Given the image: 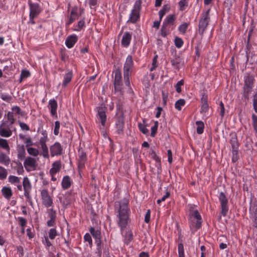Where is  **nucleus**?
<instances>
[{"label": "nucleus", "mask_w": 257, "mask_h": 257, "mask_svg": "<svg viewBox=\"0 0 257 257\" xmlns=\"http://www.w3.org/2000/svg\"><path fill=\"white\" fill-rule=\"evenodd\" d=\"M129 199L123 198L116 201L114 204V213L117 219L118 226L122 232L130 222L131 210L128 206Z\"/></svg>", "instance_id": "f257e3e1"}, {"label": "nucleus", "mask_w": 257, "mask_h": 257, "mask_svg": "<svg viewBox=\"0 0 257 257\" xmlns=\"http://www.w3.org/2000/svg\"><path fill=\"white\" fill-rule=\"evenodd\" d=\"M176 17L175 15H169L164 20L161 28L160 33L162 37L165 38L170 33L171 30L174 29V27L171 28L174 24L175 20Z\"/></svg>", "instance_id": "f03ea898"}, {"label": "nucleus", "mask_w": 257, "mask_h": 257, "mask_svg": "<svg viewBox=\"0 0 257 257\" xmlns=\"http://www.w3.org/2000/svg\"><path fill=\"white\" fill-rule=\"evenodd\" d=\"M210 9L207 10L201 15V18L199 21L198 33L202 35L207 28L210 21L209 16Z\"/></svg>", "instance_id": "7ed1b4c3"}, {"label": "nucleus", "mask_w": 257, "mask_h": 257, "mask_svg": "<svg viewBox=\"0 0 257 257\" xmlns=\"http://www.w3.org/2000/svg\"><path fill=\"white\" fill-rule=\"evenodd\" d=\"M141 0H137L134 6V8L131 11L129 19L127 22L132 23H136L140 17V11L141 9Z\"/></svg>", "instance_id": "20e7f679"}, {"label": "nucleus", "mask_w": 257, "mask_h": 257, "mask_svg": "<svg viewBox=\"0 0 257 257\" xmlns=\"http://www.w3.org/2000/svg\"><path fill=\"white\" fill-rule=\"evenodd\" d=\"M116 107L115 124L118 128H122L124 125L123 107L122 104L119 103L117 104Z\"/></svg>", "instance_id": "39448f33"}, {"label": "nucleus", "mask_w": 257, "mask_h": 257, "mask_svg": "<svg viewBox=\"0 0 257 257\" xmlns=\"http://www.w3.org/2000/svg\"><path fill=\"white\" fill-rule=\"evenodd\" d=\"M15 120L13 112L8 111L5 115L4 119L0 125V128H9L12 126Z\"/></svg>", "instance_id": "423d86ee"}, {"label": "nucleus", "mask_w": 257, "mask_h": 257, "mask_svg": "<svg viewBox=\"0 0 257 257\" xmlns=\"http://www.w3.org/2000/svg\"><path fill=\"white\" fill-rule=\"evenodd\" d=\"M23 187L24 190V195L27 198L28 202L31 205H33L32 197L30 195L32 190V185L28 177H24L23 181Z\"/></svg>", "instance_id": "0eeeda50"}, {"label": "nucleus", "mask_w": 257, "mask_h": 257, "mask_svg": "<svg viewBox=\"0 0 257 257\" xmlns=\"http://www.w3.org/2000/svg\"><path fill=\"white\" fill-rule=\"evenodd\" d=\"M115 76L114 79V91L122 93V83L121 82V73L119 69H117L115 71Z\"/></svg>", "instance_id": "6e6552de"}, {"label": "nucleus", "mask_w": 257, "mask_h": 257, "mask_svg": "<svg viewBox=\"0 0 257 257\" xmlns=\"http://www.w3.org/2000/svg\"><path fill=\"white\" fill-rule=\"evenodd\" d=\"M30 8L29 16L31 18H36L42 12V9L38 3H33L31 0H28Z\"/></svg>", "instance_id": "1a4fd4ad"}, {"label": "nucleus", "mask_w": 257, "mask_h": 257, "mask_svg": "<svg viewBox=\"0 0 257 257\" xmlns=\"http://www.w3.org/2000/svg\"><path fill=\"white\" fill-rule=\"evenodd\" d=\"M42 204L47 208L53 205V199L50 196L47 189H43L41 191Z\"/></svg>", "instance_id": "9d476101"}, {"label": "nucleus", "mask_w": 257, "mask_h": 257, "mask_svg": "<svg viewBox=\"0 0 257 257\" xmlns=\"http://www.w3.org/2000/svg\"><path fill=\"white\" fill-rule=\"evenodd\" d=\"M219 199L221 207V213L223 216H225L228 211V200L225 195L223 192L220 193Z\"/></svg>", "instance_id": "9b49d317"}, {"label": "nucleus", "mask_w": 257, "mask_h": 257, "mask_svg": "<svg viewBox=\"0 0 257 257\" xmlns=\"http://www.w3.org/2000/svg\"><path fill=\"white\" fill-rule=\"evenodd\" d=\"M170 62L174 68L177 70H179L180 67L184 64L183 58L179 55H177L176 52L174 57L171 58Z\"/></svg>", "instance_id": "f8f14e48"}, {"label": "nucleus", "mask_w": 257, "mask_h": 257, "mask_svg": "<svg viewBox=\"0 0 257 257\" xmlns=\"http://www.w3.org/2000/svg\"><path fill=\"white\" fill-rule=\"evenodd\" d=\"M133 65L134 62L132 56H127L123 66V73H131Z\"/></svg>", "instance_id": "ddd939ff"}, {"label": "nucleus", "mask_w": 257, "mask_h": 257, "mask_svg": "<svg viewBox=\"0 0 257 257\" xmlns=\"http://www.w3.org/2000/svg\"><path fill=\"white\" fill-rule=\"evenodd\" d=\"M80 16L78 15V8L75 6L72 8L69 20L66 22V25L69 26L73 23L76 20L78 19Z\"/></svg>", "instance_id": "4468645a"}, {"label": "nucleus", "mask_w": 257, "mask_h": 257, "mask_svg": "<svg viewBox=\"0 0 257 257\" xmlns=\"http://www.w3.org/2000/svg\"><path fill=\"white\" fill-rule=\"evenodd\" d=\"M24 165L27 171H31L29 168L33 169L34 170L35 169L36 167L37 166L36 160L34 158L29 157L27 158L25 160L24 163Z\"/></svg>", "instance_id": "2eb2a0df"}, {"label": "nucleus", "mask_w": 257, "mask_h": 257, "mask_svg": "<svg viewBox=\"0 0 257 257\" xmlns=\"http://www.w3.org/2000/svg\"><path fill=\"white\" fill-rule=\"evenodd\" d=\"M50 152L52 156L61 155L62 152V148L61 145L58 142L55 143L50 147Z\"/></svg>", "instance_id": "dca6fc26"}, {"label": "nucleus", "mask_w": 257, "mask_h": 257, "mask_svg": "<svg viewBox=\"0 0 257 257\" xmlns=\"http://www.w3.org/2000/svg\"><path fill=\"white\" fill-rule=\"evenodd\" d=\"M90 233L95 240V243L97 246L101 245L100 231L99 230H95L94 227H91L89 229Z\"/></svg>", "instance_id": "f3484780"}, {"label": "nucleus", "mask_w": 257, "mask_h": 257, "mask_svg": "<svg viewBox=\"0 0 257 257\" xmlns=\"http://www.w3.org/2000/svg\"><path fill=\"white\" fill-rule=\"evenodd\" d=\"M97 114L98 119L100 120L102 126H104L106 120V115L105 114V108L99 107L97 109Z\"/></svg>", "instance_id": "a211bd4d"}, {"label": "nucleus", "mask_w": 257, "mask_h": 257, "mask_svg": "<svg viewBox=\"0 0 257 257\" xmlns=\"http://www.w3.org/2000/svg\"><path fill=\"white\" fill-rule=\"evenodd\" d=\"M78 40V37L76 35L69 36L66 39L65 44L68 48L73 47Z\"/></svg>", "instance_id": "6ab92c4d"}, {"label": "nucleus", "mask_w": 257, "mask_h": 257, "mask_svg": "<svg viewBox=\"0 0 257 257\" xmlns=\"http://www.w3.org/2000/svg\"><path fill=\"white\" fill-rule=\"evenodd\" d=\"M191 216L196 220L195 224L196 229L200 228L201 226L202 219L199 212L196 210L192 211L191 212Z\"/></svg>", "instance_id": "aec40b11"}, {"label": "nucleus", "mask_w": 257, "mask_h": 257, "mask_svg": "<svg viewBox=\"0 0 257 257\" xmlns=\"http://www.w3.org/2000/svg\"><path fill=\"white\" fill-rule=\"evenodd\" d=\"M49 106L50 108L51 114L53 116H57V102L54 99H50L49 101Z\"/></svg>", "instance_id": "412c9836"}, {"label": "nucleus", "mask_w": 257, "mask_h": 257, "mask_svg": "<svg viewBox=\"0 0 257 257\" xmlns=\"http://www.w3.org/2000/svg\"><path fill=\"white\" fill-rule=\"evenodd\" d=\"M132 39V35L129 32H125L121 39V45L124 47H127L129 46L130 42Z\"/></svg>", "instance_id": "4be33fe9"}, {"label": "nucleus", "mask_w": 257, "mask_h": 257, "mask_svg": "<svg viewBox=\"0 0 257 257\" xmlns=\"http://www.w3.org/2000/svg\"><path fill=\"white\" fill-rule=\"evenodd\" d=\"M231 138L230 140V143L232 149H238L239 147V144L238 142L236 134L234 133H231L230 134Z\"/></svg>", "instance_id": "5701e85b"}, {"label": "nucleus", "mask_w": 257, "mask_h": 257, "mask_svg": "<svg viewBox=\"0 0 257 257\" xmlns=\"http://www.w3.org/2000/svg\"><path fill=\"white\" fill-rule=\"evenodd\" d=\"M61 167V162L59 161L54 162L52 164V168L50 170V173L52 176L59 172Z\"/></svg>", "instance_id": "b1692460"}, {"label": "nucleus", "mask_w": 257, "mask_h": 257, "mask_svg": "<svg viewBox=\"0 0 257 257\" xmlns=\"http://www.w3.org/2000/svg\"><path fill=\"white\" fill-rule=\"evenodd\" d=\"M72 181L69 176H65L63 177L61 185L63 189H68L71 185Z\"/></svg>", "instance_id": "393cba45"}, {"label": "nucleus", "mask_w": 257, "mask_h": 257, "mask_svg": "<svg viewBox=\"0 0 257 257\" xmlns=\"http://www.w3.org/2000/svg\"><path fill=\"white\" fill-rule=\"evenodd\" d=\"M254 78L252 76H248L245 78L244 82V87L253 88L254 84Z\"/></svg>", "instance_id": "a878e982"}, {"label": "nucleus", "mask_w": 257, "mask_h": 257, "mask_svg": "<svg viewBox=\"0 0 257 257\" xmlns=\"http://www.w3.org/2000/svg\"><path fill=\"white\" fill-rule=\"evenodd\" d=\"M79 168H83L84 167V164L86 160V153L83 151L79 152Z\"/></svg>", "instance_id": "bb28decb"}, {"label": "nucleus", "mask_w": 257, "mask_h": 257, "mask_svg": "<svg viewBox=\"0 0 257 257\" xmlns=\"http://www.w3.org/2000/svg\"><path fill=\"white\" fill-rule=\"evenodd\" d=\"M73 77V73L72 71H69L68 73L65 74L64 76V80L62 83V85L64 87H66L68 83L70 82Z\"/></svg>", "instance_id": "cd10ccee"}, {"label": "nucleus", "mask_w": 257, "mask_h": 257, "mask_svg": "<svg viewBox=\"0 0 257 257\" xmlns=\"http://www.w3.org/2000/svg\"><path fill=\"white\" fill-rule=\"evenodd\" d=\"M249 213L251 217L257 216V201H254L250 203Z\"/></svg>", "instance_id": "c85d7f7f"}, {"label": "nucleus", "mask_w": 257, "mask_h": 257, "mask_svg": "<svg viewBox=\"0 0 257 257\" xmlns=\"http://www.w3.org/2000/svg\"><path fill=\"white\" fill-rule=\"evenodd\" d=\"M2 192L3 196L8 199H10L13 195L11 188L8 187H3L2 189Z\"/></svg>", "instance_id": "c756f323"}, {"label": "nucleus", "mask_w": 257, "mask_h": 257, "mask_svg": "<svg viewBox=\"0 0 257 257\" xmlns=\"http://www.w3.org/2000/svg\"><path fill=\"white\" fill-rule=\"evenodd\" d=\"M10 162L9 157L3 153H0V163L5 166H8Z\"/></svg>", "instance_id": "7c9ffc66"}, {"label": "nucleus", "mask_w": 257, "mask_h": 257, "mask_svg": "<svg viewBox=\"0 0 257 257\" xmlns=\"http://www.w3.org/2000/svg\"><path fill=\"white\" fill-rule=\"evenodd\" d=\"M12 112H13V113H15L16 114H18L19 116L25 117L26 115V113L22 111L21 108L18 106H13L12 108Z\"/></svg>", "instance_id": "2f4dec72"}, {"label": "nucleus", "mask_w": 257, "mask_h": 257, "mask_svg": "<svg viewBox=\"0 0 257 257\" xmlns=\"http://www.w3.org/2000/svg\"><path fill=\"white\" fill-rule=\"evenodd\" d=\"M170 10V7L168 5H165L163 6L162 9L159 11V15L160 21H162L163 17L166 14V13L169 12Z\"/></svg>", "instance_id": "473e14b6"}, {"label": "nucleus", "mask_w": 257, "mask_h": 257, "mask_svg": "<svg viewBox=\"0 0 257 257\" xmlns=\"http://www.w3.org/2000/svg\"><path fill=\"white\" fill-rule=\"evenodd\" d=\"M133 238V232L131 230L127 231L124 234V242L126 244H128Z\"/></svg>", "instance_id": "72a5a7b5"}, {"label": "nucleus", "mask_w": 257, "mask_h": 257, "mask_svg": "<svg viewBox=\"0 0 257 257\" xmlns=\"http://www.w3.org/2000/svg\"><path fill=\"white\" fill-rule=\"evenodd\" d=\"M243 96L246 100H248L249 98V95L252 92V88L243 87Z\"/></svg>", "instance_id": "f704fd0d"}, {"label": "nucleus", "mask_w": 257, "mask_h": 257, "mask_svg": "<svg viewBox=\"0 0 257 257\" xmlns=\"http://www.w3.org/2000/svg\"><path fill=\"white\" fill-rule=\"evenodd\" d=\"M185 104V100L183 99H180L176 102L175 104V107L177 110H181L182 109V106H184Z\"/></svg>", "instance_id": "c9c22d12"}, {"label": "nucleus", "mask_w": 257, "mask_h": 257, "mask_svg": "<svg viewBox=\"0 0 257 257\" xmlns=\"http://www.w3.org/2000/svg\"><path fill=\"white\" fill-rule=\"evenodd\" d=\"M0 97L2 100L8 103H10L13 99L12 96L3 93H1Z\"/></svg>", "instance_id": "e433bc0d"}, {"label": "nucleus", "mask_w": 257, "mask_h": 257, "mask_svg": "<svg viewBox=\"0 0 257 257\" xmlns=\"http://www.w3.org/2000/svg\"><path fill=\"white\" fill-rule=\"evenodd\" d=\"M8 181L11 184H16L20 183V178L13 175L9 176Z\"/></svg>", "instance_id": "4c0bfd02"}, {"label": "nucleus", "mask_w": 257, "mask_h": 257, "mask_svg": "<svg viewBox=\"0 0 257 257\" xmlns=\"http://www.w3.org/2000/svg\"><path fill=\"white\" fill-rule=\"evenodd\" d=\"M238 149H232V161L233 163L236 162L239 159Z\"/></svg>", "instance_id": "58836bf2"}, {"label": "nucleus", "mask_w": 257, "mask_h": 257, "mask_svg": "<svg viewBox=\"0 0 257 257\" xmlns=\"http://www.w3.org/2000/svg\"><path fill=\"white\" fill-rule=\"evenodd\" d=\"M0 146L7 150L8 151H10V147L8 144V143L6 140L1 139H0Z\"/></svg>", "instance_id": "ea45409f"}, {"label": "nucleus", "mask_w": 257, "mask_h": 257, "mask_svg": "<svg viewBox=\"0 0 257 257\" xmlns=\"http://www.w3.org/2000/svg\"><path fill=\"white\" fill-rule=\"evenodd\" d=\"M8 175L7 170L0 166V179L4 180L7 178Z\"/></svg>", "instance_id": "a19ab883"}, {"label": "nucleus", "mask_w": 257, "mask_h": 257, "mask_svg": "<svg viewBox=\"0 0 257 257\" xmlns=\"http://www.w3.org/2000/svg\"><path fill=\"white\" fill-rule=\"evenodd\" d=\"M47 213L50 219H56V212L53 208L48 209Z\"/></svg>", "instance_id": "79ce46f5"}, {"label": "nucleus", "mask_w": 257, "mask_h": 257, "mask_svg": "<svg viewBox=\"0 0 257 257\" xmlns=\"http://www.w3.org/2000/svg\"><path fill=\"white\" fill-rule=\"evenodd\" d=\"M178 248L179 257H185L184 245L182 243H179L178 244Z\"/></svg>", "instance_id": "37998d69"}, {"label": "nucleus", "mask_w": 257, "mask_h": 257, "mask_svg": "<svg viewBox=\"0 0 257 257\" xmlns=\"http://www.w3.org/2000/svg\"><path fill=\"white\" fill-rule=\"evenodd\" d=\"M174 43L176 47L180 48L183 46L184 42L181 38L176 37L175 39Z\"/></svg>", "instance_id": "c03bdc74"}, {"label": "nucleus", "mask_w": 257, "mask_h": 257, "mask_svg": "<svg viewBox=\"0 0 257 257\" xmlns=\"http://www.w3.org/2000/svg\"><path fill=\"white\" fill-rule=\"evenodd\" d=\"M188 27V24L185 23L181 24L178 28L179 31L182 33L185 34L187 31V29Z\"/></svg>", "instance_id": "a18cd8bd"}, {"label": "nucleus", "mask_w": 257, "mask_h": 257, "mask_svg": "<svg viewBox=\"0 0 257 257\" xmlns=\"http://www.w3.org/2000/svg\"><path fill=\"white\" fill-rule=\"evenodd\" d=\"M41 145V149L42 150V154H43V156L45 157V158H48L49 157V154H48V148L45 144H43V145Z\"/></svg>", "instance_id": "49530a36"}, {"label": "nucleus", "mask_w": 257, "mask_h": 257, "mask_svg": "<svg viewBox=\"0 0 257 257\" xmlns=\"http://www.w3.org/2000/svg\"><path fill=\"white\" fill-rule=\"evenodd\" d=\"M0 135L2 137H8L11 136V130H0Z\"/></svg>", "instance_id": "de8ad7c7"}, {"label": "nucleus", "mask_w": 257, "mask_h": 257, "mask_svg": "<svg viewBox=\"0 0 257 257\" xmlns=\"http://www.w3.org/2000/svg\"><path fill=\"white\" fill-rule=\"evenodd\" d=\"M28 153L32 156H37L39 154V151L37 149L33 148H28L27 149Z\"/></svg>", "instance_id": "09e8293b"}, {"label": "nucleus", "mask_w": 257, "mask_h": 257, "mask_svg": "<svg viewBox=\"0 0 257 257\" xmlns=\"http://www.w3.org/2000/svg\"><path fill=\"white\" fill-rule=\"evenodd\" d=\"M57 235V232L55 228H51L49 232V237L51 239H54Z\"/></svg>", "instance_id": "8fccbe9b"}, {"label": "nucleus", "mask_w": 257, "mask_h": 257, "mask_svg": "<svg viewBox=\"0 0 257 257\" xmlns=\"http://www.w3.org/2000/svg\"><path fill=\"white\" fill-rule=\"evenodd\" d=\"M30 76V72L26 70H23L21 72L20 77V82L22 81V79L28 78Z\"/></svg>", "instance_id": "3c124183"}, {"label": "nucleus", "mask_w": 257, "mask_h": 257, "mask_svg": "<svg viewBox=\"0 0 257 257\" xmlns=\"http://www.w3.org/2000/svg\"><path fill=\"white\" fill-rule=\"evenodd\" d=\"M184 81L183 80H181L179 81L177 84L175 85V87L176 88V90L178 93H180L182 91L181 90V86L183 85Z\"/></svg>", "instance_id": "603ef678"}, {"label": "nucleus", "mask_w": 257, "mask_h": 257, "mask_svg": "<svg viewBox=\"0 0 257 257\" xmlns=\"http://www.w3.org/2000/svg\"><path fill=\"white\" fill-rule=\"evenodd\" d=\"M131 74V73H123L124 83L127 86H130V76Z\"/></svg>", "instance_id": "864d4df0"}, {"label": "nucleus", "mask_w": 257, "mask_h": 257, "mask_svg": "<svg viewBox=\"0 0 257 257\" xmlns=\"http://www.w3.org/2000/svg\"><path fill=\"white\" fill-rule=\"evenodd\" d=\"M25 151L24 148L20 149L18 152V157L19 159L22 160L25 158Z\"/></svg>", "instance_id": "5fc2aeb1"}, {"label": "nucleus", "mask_w": 257, "mask_h": 257, "mask_svg": "<svg viewBox=\"0 0 257 257\" xmlns=\"http://www.w3.org/2000/svg\"><path fill=\"white\" fill-rule=\"evenodd\" d=\"M187 5L188 2L186 0H181L179 2V6L181 11H183L184 10V7L187 6Z\"/></svg>", "instance_id": "6e6d98bb"}, {"label": "nucleus", "mask_w": 257, "mask_h": 257, "mask_svg": "<svg viewBox=\"0 0 257 257\" xmlns=\"http://www.w3.org/2000/svg\"><path fill=\"white\" fill-rule=\"evenodd\" d=\"M201 108L200 110V113H203L206 112L209 108V105L208 103H201Z\"/></svg>", "instance_id": "4d7b16f0"}, {"label": "nucleus", "mask_w": 257, "mask_h": 257, "mask_svg": "<svg viewBox=\"0 0 257 257\" xmlns=\"http://www.w3.org/2000/svg\"><path fill=\"white\" fill-rule=\"evenodd\" d=\"M253 106L255 112L257 113V91L253 95Z\"/></svg>", "instance_id": "13d9d810"}, {"label": "nucleus", "mask_w": 257, "mask_h": 257, "mask_svg": "<svg viewBox=\"0 0 257 257\" xmlns=\"http://www.w3.org/2000/svg\"><path fill=\"white\" fill-rule=\"evenodd\" d=\"M219 108H220V115L221 116V117H222L224 115L225 108H224V104L222 101H220L219 103Z\"/></svg>", "instance_id": "bf43d9fd"}, {"label": "nucleus", "mask_w": 257, "mask_h": 257, "mask_svg": "<svg viewBox=\"0 0 257 257\" xmlns=\"http://www.w3.org/2000/svg\"><path fill=\"white\" fill-rule=\"evenodd\" d=\"M84 239L85 241H87L89 243L90 245H92V241L91 239V237L89 233H86L84 236Z\"/></svg>", "instance_id": "052dcab7"}, {"label": "nucleus", "mask_w": 257, "mask_h": 257, "mask_svg": "<svg viewBox=\"0 0 257 257\" xmlns=\"http://www.w3.org/2000/svg\"><path fill=\"white\" fill-rule=\"evenodd\" d=\"M151 217V211L150 210H148L145 217V221L146 223H149Z\"/></svg>", "instance_id": "680f3d73"}, {"label": "nucleus", "mask_w": 257, "mask_h": 257, "mask_svg": "<svg viewBox=\"0 0 257 257\" xmlns=\"http://www.w3.org/2000/svg\"><path fill=\"white\" fill-rule=\"evenodd\" d=\"M208 96L207 95L204 93L202 95V97L201 98V103H208Z\"/></svg>", "instance_id": "e2e57ef3"}, {"label": "nucleus", "mask_w": 257, "mask_h": 257, "mask_svg": "<svg viewBox=\"0 0 257 257\" xmlns=\"http://www.w3.org/2000/svg\"><path fill=\"white\" fill-rule=\"evenodd\" d=\"M19 222H20L21 226L22 227H24L26 225V223H27L26 219L23 217H19Z\"/></svg>", "instance_id": "0e129e2a"}, {"label": "nucleus", "mask_w": 257, "mask_h": 257, "mask_svg": "<svg viewBox=\"0 0 257 257\" xmlns=\"http://www.w3.org/2000/svg\"><path fill=\"white\" fill-rule=\"evenodd\" d=\"M167 155H168V162L170 164L172 163L173 158H172V153L171 150H168L167 151Z\"/></svg>", "instance_id": "69168bd1"}, {"label": "nucleus", "mask_w": 257, "mask_h": 257, "mask_svg": "<svg viewBox=\"0 0 257 257\" xmlns=\"http://www.w3.org/2000/svg\"><path fill=\"white\" fill-rule=\"evenodd\" d=\"M196 124L197 125L196 128H204V124L203 121L201 120H198L196 122Z\"/></svg>", "instance_id": "338daca9"}, {"label": "nucleus", "mask_w": 257, "mask_h": 257, "mask_svg": "<svg viewBox=\"0 0 257 257\" xmlns=\"http://www.w3.org/2000/svg\"><path fill=\"white\" fill-rule=\"evenodd\" d=\"M55 223H56V219H50V220H49L47 222V225L49 226V227H51V226H53L55 225Z\"/></svg>", "instance_id": "774afa93"}]
</instances>
